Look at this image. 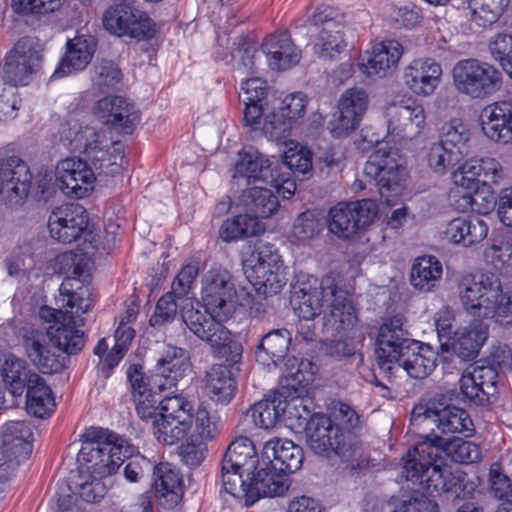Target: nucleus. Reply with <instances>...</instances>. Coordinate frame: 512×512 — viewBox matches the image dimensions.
<instances>
[{
	"mask_svg": "<svg viewBox=\"0 0 512 512\" xmlns=\"http://www.w3.org/2000/svg\"><path fill=\"white\" fill-rule=\"evenodd\" d=\"M442 455L455 463L470 464L481 459V449L461 437L444 439L437 433L424 434L402 457L403 476L419 483L431 496L449 492L455 481L444 466Z\"/></svg>",
	"mask_w": 512,
	"mask_h": 512,
	"instance_id": "nucleus-1",
	"label": "nucleus"
},
{
	"mask_svg": "<svg viewBox=\"0 0 512 512\" xmlns=\"http://www.w3.org/2000/svg\"><path fill=\"white\" fill-rule=\"evenodd\" d=\"M296 312L304 320L310 321L319 316L323 308L324 328L332 336H341L351 330L356 321L354 307L345 290L337 285L333 276L321 279L303 276L294 286Z\"/></svg>",
	"mask_w": 512,
	"mask_h": 512,
	"instance_id": "nucleus-2",
	"label": "nucleus"
},
{
	"mask_svg": "<svg viewBox=\"0 0 512 512\" xmlns=\"http://www.w3.org/2000/svg\"><path fill=\"white\" fill-rule=\"evenodd\" d=\"M463 309L472 317L493 319L501 325L512 324V291H505L499 276L482 273L466 275L458 283Z\"/></svg>",
	"mask_w": 512,
	"mask_h": 512,
	"instance_id": "nucleus-3",
	"label": "nucleus"
},
{
	"mask_svg": "<svg viewBox=\"0 0 512 512\" xmlns=\"http://www.w3.org/2000/svg\"><path fill=\"white\" fill-rule=\"evenodd\" d=\"M107 134L105 129L98 130L75 120L67 121L60 130L61 141L69 149L82 152L99 177L115 176L122 170L123 145L111 141Z\"/></svg>",
	"mask_w": 512,
	"mask_h": 512,
	"instance_id": "nucleus-4",
	"label": "nucleus"
},
{
	"mask_svg": "<svg viewBox=\"0 0 512 512\" xmlns=\"http://www.w3.org/2000/svg\"><path fill=\"white\" fill-rule=\"evenodd\" d=\"M187 328L200 340L211 347L216 357L229 364H236L242 358V345L232 339L230 331L222 324L226 319L212 313L197 301H189L181 311Z\"/></svg>",
	"mask_w": 512,
	"mask_h": 512,
	"instance_id": "nucleus-5",
	"label": "nucleus"
},
{
	"mask_svg": "<svg viewBox=\"0 0 512 512\" xmlns=\"http://www.w3.org/2000/svg\"><path fill=\"white\" fill-rule=\"evenodd\" d=\"M302 418L307 420L306 443L315 454L326 457L335 454L351 465L361 459L363 448L355 434L343 432L330 417L324 414H314L310 417L305 415Z\"/></svg>",
	"mask_w": 512,
	"mask_h": 512,
	"instance_id": "nucleus-6",
	"label": "nucleus"
},
{
	"mask_svg": "<svg viewBox=\"0 0 512 512\" xmlns=\"http://www.w3.org/2000/svg\"><path fill=\"white\" fill-rule=\"evenodd\" d=\"M190 371L189 356L185 349L168 345L158 358L150 376H145L140 365L133 364L127 369L132 397L144 391H170Z\"/></svg>",
	"mask_w": 512,
	"mask_h": 512,
	"instance_id": "nucleus-7",
	"label": "nucleus"
},
{
	"mask_svg": "<svg viewBox=\"0 0 512 512\" xmlns=\"http://www.w3.org/2000/svg\"><path fill=\"white\" fill-rule=\"evenodd\" d=\"M245 274L258 297H272L287 283L285 267L278 250L270 243H260L245 261Z\"/></svg>",
	"mask_w": 512,
	"mask_h": 512,
	"instance_id": "nucleus-8",
	"label": "nucleus"
},
{
	"mask_svg": "<svg viewBox=\"0 0 512 512\" xmlns=\"http://www.w3.org/2000/svg\"><path fill=\"white\" fill-rule=\"evenodd\" d=\"M411 425L419 432V440L424 434H462L470 437L474 424L466 410L454 405L434 409L427 405L414 406L411 412Z\"/></svg>",
	"mask_w": 512,
	"mask_h": 512,
	"instance_id": "nucleus-9",
	"label": "nucleus"
},
{
	"mask_svg": "<svg viewBox=\"0 0 512 512\" xmlns=\"http://www.w3.org/2000/svg\"><path fill=\"white\" fill-rule=\"evenodd\" d=\"M452 78L455 89L472 99L489 97L502 85V73L492 64L475 58L458 61Z\"/></svg>",
	"mask_w": 512,
	"mask_h": 512,
	"instance_id": "nucleus-10",
	"label": "nucleus"
},
{
	"mask_svg": "<svg viewBox=\"0 0 512 512\" xmlns=\"http://www.w3.org/2000/svg\"><path fill=\"white\" fill-rule=\"evenodd\" d=\"M364 173L375 180L382 202L388 206L397 203L406 175L404 160L397 151L383 148L374 151L365 164Z\"/></svg>",
	"mask_w": 512,
	"mask_h": 512,
	"instance_id": "nucleus-11",
	"label": "nucleus"
},
{
	"mask_svg": "<svg viewBox=\"0 0 512 512\" xmlns=\"http://www.w3.org/2000/svg\"><path fill=\"white\" fill-rule=\"evenodd\" d=\"M39 316L49 323L46 332L54 349L69 355L77 354L83 349L84 333L78 329L84 324L83 319H77L67 311L48 306L40 309Z\"/></svg>",
	"mask_w": 512,
	"mask_h": 512,
	"instance_id": "nucleus-12",
	"label": "nucleus"
},
{
	"mask_svg": "<svg viewBox=\"0 0 512 512\" xmlns=\"http://www.w3.org/2000/svg\"><path fill=\"white\" fill-rule=\"evenodd\" d=\"M314 26L321 27L315 42L314 52L324 60L334 59L346 47L344 39V15L330 6L318 7L310 19Z\"/></svg>",
	"mask_w": 512,
	"mask_h": 512,
	"instance_id": "nucleus-13",
	"label": "nucleus"
},
{
	"mask_svg": "<svg viewBox=\"0 0 512 512\" xmlns=\"http://www.w3.org/2000/svg\"><path fill=\"white\" fill-rule=\"evenodd\" d=\"M376 215L377 205L371 199L340 202L329 211L328 228L339 237L349 238L368 226Z\"/></svg>",
	"mask_w": 512,
	"mask_h": 512,
	"instance_id": "nucleus-14",
	"label": "nucleus"
},
{
	"mask_svg": "<svg viewBox=\"0 0 512 512\" xmlns=\"http://www.w3.org/2000/svg\"><path fill=\"white\" fill-rule=\"evenodd\" d=\"M103 26L118 37L127 36L137 40H147L155 34V25L146 14L123 3L113 5L105 11Z\"/></svg>",
	"mask_w": 512,
	"mask_h": 512,
	"instance_id": "nucleus-15",
	"label": "nucleus"
},
{
	"mask_svg": "<svg viewBox=\"0 0 512 512\" xmlns=\"http://www.w3.org/2000/svg\"><path fill=\"white\" fill-rule=\"evenodd\" d=\"M403 316L387 319L379 328L375 354L379 368L388 374L393 373L395 363L405 353L413 341L403 329Z\"/></svg>",
	"mask_w": 512,
	"mask_h": 512,
	"instance_id": "nucleus-16",
	"label": "nucleus"
},
{
	"mask_svg": "<svg viewBox=\"0 0 512 512\" xmlns=\"http://www.w3.org/2000/svg\"><path fill=\"white\" fill-rule=\"evenodd\" d=\"M202 301L212 315L228 319L235 308L236 289L226 270L212 269L203 279Z\"/></svg>",
	"mask_w": 512,
	"mask_h": 512,
	"instance_id": "nucleus-17",
	"label": "nucleus"
},
{
	"mask_svg": "<svg viewBox=\"0 0 512 512\" xmlns=\"http://www.w3.org/2000/svg\"><path fill=\"white\" fill-rule=\"evenodd\" d=\"M79 256L74 253H65L60 256V263L63 265L73 264L74 276L64 279L59 288L58 301L65 308L69 315L77 319H82L81 315L86 313L92 306V288L89 284H84L79 278L81 268L76 263Z\"/></svg>",
	"mask_w": 512,
	"mask_h": 512,
	"instance_id": "nucleus-18",
	"label": "nucleus"
},
{
	"mask_svg": "<svg viewBox=\"0 0 512 512\" xmlns=\"http://www.w3.org/2000/svg\"><path fill=\"white\" fill-rule=\"evenodd\" d=\"M385 116L388 133L400 139H412L419 135L426 120L423 105L413 98L389 104Z\"/></svg>",
	"mask_w": 512,
	"mask_h": 512,
	"instance_id": "nucleus-19",
	"label": "nucleus"
},
{
	"mask_svg": "<svg viewBox=\"0 0 512 512\" xmlns=\"http://www.w3.org/2000/svg\"><path fill=\"white\" fill-rule=\"evenodd\" d=\"M369 96L362 88L345 90L338 101V112L329 122V130L334 137H344L354 131L366 113Z\"/></svg>",
	"mask_w": 512,
	"mask_h": 512,
	"instance_id": "nucleus-20",
	"label": "nucleus"
},
{
	"mask_svg": "<svg viewBox=\"0 0 512 512\" xmlns=\"http://www.w3.org/2000/svg\"><path fill=\"white\" fill-rule=\"evenodd\" d=\"M89 217L79 204L56 207L48 218L50 235L58 242L67 244L79 239L87 229Z\"/></svg>",
	"mask_w": 512,
	"mask_h": 512,
	"instance_id": "nucleus-21",
	"label": "nucleus"
},
{
	"mask_svg": "<svg viewBox=\"0 0 512 512\" xmlns=\"http://www.w3.org/2000/svg\"><path fill=\"white\" fill-rule=\"evenodd\" d=\"M57 181L64 194L84 198L94 189L95 171L80 158H66L57 165Z\"/></svg>",
	"mask_w": 512,
	"mask_h": 512,
	"instance_id": "nucleus-22",
	"label": "nucleus"
},
{
	"mask_svg": "<svg viewBox=\"0 0 512 512\" xmlns=\"http://www.w3.org/2000/svg\"><path fill=\"white\" fill-rule=\"evenodd\" d=\"M94 115L105 125L129 134L139 122L140 115L133 103L121 96H106L95 104Z\"/></svg>",
	"mask_w": 512,
	"mask_h": 512,
	"instance_id": "nucleus-23",
	"label": "nucleus"
},
{
	"mask_svg": "<svg viewBox=\"0 0 512 512\" xmlns=\"http://www.w3.org/2000/svg\"><path fill=\"white\" fill-rule=\"evenodd\" d=\"M299 408L306 413V416L309 415V411L306 409V406L302 405L301 400L287 402L282 394L274 393L255 403L251 407L250 412L256 426L269 429L274 427L286 413L289 417L302 418L303 415L299 412Z\"/></svg>",
	"mask_w": 512,
	"mask_h": 512,
	"instance_id": "nucleus-24",
	"label": "nucleus"
},
{
	"mask_svg": "<svg viewBox=\"0 0 512 512\" xmlns=\"http://www.w3.org/2000/svg\"><path fill=\"white\" fill-rule=\"evenodd\" d=\"M22 342L27 357L42 373H57L64 367L60 354L49 346L47 332L27 329L23 333Z\"/></svg>",
	"mask_w": 512,
	"mask_h": 512,
	"instance_id": "nucleus-25",
	"label": "nucleus"
},
{
	"mask_svg": "<svg viewBox=\"0 0 512 512\" xmlns=\"http://www.w3.org/2000/svg\"><path fill=\"white\" fill-rule=\"evenodd\" d=\"M441 65L432 58H418L403 70V82L415 95L430 96L440 83Z\"/></svg>",
	"mask_w": 512,
	"mask_h": 512,
	"instance_id": "nucleus-26",
	"label": "nucleus"
},
{
	"mask_svg": "<svg viewBox=\"0 0 512 512\" xmlns=\"http://www.w3.org/2000/svg\"><path fill=\"white\" fill-rule=\"evenodd\" d=\"M302 462V448L291 440L272 438L263 446L261 464L271 466L286 475L299 470Z\"/></svg>",
	"mask_w": 512,
	"mask_h": 512,
	"instance_id": "nucleus-27",
	"label": "nucleus"
},
{
	"mask_svg": "<svg viewBox=\"0 0 512 512\" xmlns=\"http://www.w3.org/2000/svg\"><path fill=\"white\" fill-rule=\"evenodd\" d=\"M33 432L25 421H8L1 431V453L13 465L26 460L32 452Z\"/></svg>",
	"mask_w": 512,
	"mask_h": 512,
	"instance_id": "nucleus-28",
	"label": "nucleus"
},
{
	"mask_svg": "<svg viewBox=\"0 0 512 512\" xmlns=\"http://www.w3.org/2000/svg\"><path fill=\"white\" fill-rule=\"evenodd\" d=\"M488 337V326L482 322L456 330L452 337L441 342L442 352L452 353L463 361H471L478 356L481 346Z\"/></svg>",
	"mask_w": 512,
	"mask_h": 512,
	"instance_id": "nucleus-29",
	"label": "nucleus"
},
{
	"mask_svg": "<svg viewBox=\"0 0 512 512\" xmlns=\"http://www.w3.org/2000/svg\"><path fill=\"white\" fill-rule=\"evenodd\" d=\"M483 133L492 141H512V104L507 101L487 105L480 114Z\"/></svg>",
	"mask_w": 512,
	"mask_h": 512,
	"instance_id": "nucleus-30",
	"label": "nucleus"
},
{
	"mask_svg": "<svg viewBox=\"0 0 512 512\" xmlns=\"http://www.w3.org/2000/svg\"><path fill=\"white\" fill-rule=\"evenodd\" d=\"M289 476L271 466L262 465L260 469L250 478L249 498L247 506L253 505L262 497H278L285 494L289 489Z\"/></svg>",
	"mask_w": 512,
	"mask_h": 512,
	"instance_id": "nucleus-31",
	"label": "nucleus"
},
{
	"mask_svg": "<svg viewBox=\"0 0 512 512\" xmlns=\"http://www.w3.org/2000/svg\"><path fill=\"white\" fill-rule=\"evenodd\" d=\"M32 174L27 164L17 157H0V193L6 191L15 197H27Z\"/></svg>",
	"mask_w": 512,
	"mask_h": 512,
	"instance_id": "nucleus-32",
	"label": "nucleus"
},
{
	"mask_svg": "<svg viewBox=\"0 0 512 512\" xmlns=\"http://www.w3.org/2000/svg\"><path fill=\"white\" fill-rule=\"evenodd\" d=\"M437 355L428 344H421L413 340L410 347L399 357L395 363L394 371L403 369L414 379H424L436 367Z\"/></svg>",
	"mask_w": 512,
	"mask_h": 512,
	"instance_id": "nucleus-33",
	"label": "nucleus"
},
{
	"mask_svg": "<svg viewBox=\"0 0 512 512\" xmlns=\"http://www.w3.org/2000/svg\"><path fill=\"white\" fill-rule=\"evenodd\" d=\"M82 437L84 443L77 460L81 463L83 471L90 475L99 476V471L105 467L101 464L103 441H115L117 434L104 428L91 427L85 430Z\"/></svg>",
	"mask_w": 512,
	"mask_h": 512,
	"instance_id": "nucleus-34",
	"label": "nucleus"
},
{
	"mask_svg": "<svg viewBox=\"0 0 512 512\" xmlns=\"http://www.w3.org/2000/svg\"><path fill=\"white\" fill-rule=\"evenodd\" d=\"M262 52L272 70L281 71L296 65L301 59V51L285 34L270 35L262 43Z\"/></svg>",
	"mask_w": 512,
	"mask_h": 512,
	"instance_id": "nucleus-35",
	"label": "nucleus"
},
{
	"mask_svg": "<svg viewBox=\"0 0 512 512\" xmlns=\"http://www.w3.org/2000/svg\"><path fill=\"white\" fill-rule=\"evenodd\" d=\"M96 41L91 36H77L67 43V51L53 76L64 77L83 70L91 61Z\"/></svg>",
	"mask_w": 512,
	"mask_h": 512,
	"instance_id": "nucleus-36",
	"label": "nucleus"
},
{
	"mask_svg": "<svg viewBox=\"0 0 512 512\" xmlns=\"http://www.w3.org/2000/svg\"><path fill=\"white\" fill-rule=\"evenodd\" d=\"M233 178L237 181H245L246 184L276 182L272 175L270 160L254 150L239 153Z\"/></svg>",
	"mask_w": 512,
	"mask_h": 512,
	"instance_id": "nucleus-37",
	"label": "nucleus"
},
{
	"mask_svg": "<svg viewBox=\"0 0 512 512\" xmlns=\"http://www.w3.org/2000/svg\"><path fill=\"white\" fill-rule=\"evenodd\" d=\"M402 54V45L397 40L382 41L373 47L366 62L360 64L361 70L368 76H384L396 67Z\"/></svg>",
	"mask_w": 512,
	"mask_h": 512,
	"instance_id": "nucleus-38",
	"label": "nucleus"
},
{
	"mask_svg": "<svg viewBox=\"0 0 512 512\" xmlns=\"http://www.w3.org/2000/svg\"><path fill=\"white\" fill-rule=\"evenodd\" d=\"M3 381L10 393L17 397L33 383L40 381V375L27 366L25 360L9 355L1 367Z\"/></svg>",
	"mask_w": 512,
	"mask_h": 512,
	"instance_id": "nucleus-39",
	"label": "nucleus"
},
{
	"mask_svg": "<svg viewBox=\"0 0 512 512\" xmlns=\"http://www.w3.org/2000/svg\"><path fill=\"white\" fill-rule=\"evenodd\" d=\"M153 485L159 499L176 505L182 496V478L179 470L170 463H159L154 467Z\"/></svg>",
	"mask_w": 512,
	"mask_h": 512,
	"instance_id": "nucleus-40",
	"label": "nucleus"
},
{
	"mask_svg": "<svg viewBox=\"0 0 512 512\" xmlns=\"http://www.w3.org/2000/svg\"><path fill=\"white\" fill-rule=\"evenodd\" d=\"M205 389L212 401L229 403L236 390V382L229 366H212L206 374Z\"/></svg>",
	"mask_w": 512,
	"mask_h": 512,
	"instance_id": "nucleus-41",
	"label": "nucleus"
},
{
	"mask_svg": "<svg viewBox=\"0 0 512 512\" xmlns=\"http://www.w3.org/2000/svg\"><path fill=\"white\" fill-rule=\"evenodd\" d=\"M401 479L411 482L414 486L411 493L401 492L398 496L392 497L389 502L390 512H438V506L432 502L425 493L431 495L419 483L407 479L400 472Z\"/></svg>",
	"mask_w": 512,
	"mask_h": 512,
	"instance_id": "nucleus-42",
	"label": "nucleus"
},
{
	"mask_svg": "<svg viewBox=\"0 0 512 512\" xmlns=\"http://www.w3.org/2000/svg\"><path fill=\"white\" fill-rule=\"evenodd\" d=\"M442 272V264L437 257H418L412 265L410 281L415 289L430 292L439 284Z\"/></svg>",
	"mask_w": 512,
	"mask_h": 512,
	"instance_id": "nucleus-43",
	"label": "nucleus"
},
{
	"mask_svg": "<svg viewBox=\"0 0 512 512\" xmlns=\"http://www.w3.org/2000/svg\"><path fill=\"white\" fill-rule=\"evenodd\" d=\"M290 343L291 333L287 329L271 330L262 336L257 345V358L263 363L270 360L276 365L286 357Z\"/></svg>",
	"mask_w": 512,
	"mask_h": 512,
	"instance_id": "nucleus-44",
	"label": "nucleus"
},
{
	"mask_svg": "<svg viewBox=\"0 0 512 512\" xmlns=\"http://www.w3.org/2000/svg\"><path fill=\"white\" fill-rule=\"evenodd\" d=\"M228 467H238L249 477L258 463V456L253 442L247 437H237L230 443L223 460Z\"/></svg>",
	"mask_w": 512,
	"mask_h": 512,
	"instance_id": "nucleus-45",
	"label": "nucleus"
},
{
	"mask_svg": "<svg viewBox=\"0 0 512 512\" xmlns=\"http://www.w3.org/2000/svg\"><path fill=\"white\" fill-rule=\"evenodd\" d=\"M242 203L246 210L259 218H268L278 209V197L271 189L253 186L242 194Z\"/></svg>",
	"mask_w": 512,
	"mask_h": 512,
	"instance_id": "nucleus-46",
	"label": "nucleus"
},
{
	"mask_svg": "<svg viewBox=\"0 0 512 512\" xmlns=\"http://www.w3.org/2000/svg\"><path fill=\"white\" fill-rule=\"evenodd\" d=\"M26 409L29 414L38 418L48 417L54 412L55 400L52 390L42 377L26 390Z\"/></svg>",
	"mask_w": 512,
	"mask_h": 512,
	"instance_id": "nucleus-47",
	"label": "nucleus"
},
{
	"mask_svg": "<svg viewBox=\"0 0 512 512\" xmlns=\"http://www.w3.org/2000/svg\"><path fill=\"white\" fill-rule=\"evenodd\" d=\"M193 427V418H159L154 420L153 434L159 443L174 445L182 441Z\"/></svg>",
	"mask_w": 512,
	"mask_h": 512,
	"instance_id": "nucleus-48",
	"label": "nucleus"
},
{
	"mask_svg": "<svg viewBox=\"0 0 512 512\" xmlns=\"http://www.w3.org/2000/svg\"><path fill=\"white\" fill-rule=\"evenodd\" d=\"M510 0H471V20L480 27L496 23L506 11Z\"/></svg>",
	"mask_w": 512,
	"mask_h": 512,
	"instance_id": "nucleus-49",
	"label": "nucleus"
},
{
	"mask_svg": "<svg viewBox=\"0 0 512 512\" xmlns=\"http://www.w3.org/2000/svg\"><path fill=\"white\" fill-rule=\"evenodd\" d=\"M469 138V129L460 120L455 119L444 125L439 142L452 152H458L463 159L469 154Z\"/></svg>",
	"mask_w": 512,
	"mask_h": 512,
	"instance_id": "nucleus-50",
	"label": "nucleus"
},
{
	"mask_svg": "<svg viewBox=\"0 0 512 512\" xmlns=\"http://www.w3.org/2000/svg\"><path fill=\"white\" fill-rule=\"evenodd\" d=\"M498 206V200L495 197L491 186H482L477 188L473 193H463L461 202L457 207L463 211L471 209L479 214L486 215Z\"/></svg>",
	"mask_w": 512,
	"mask_h": 512,
	"instance_id": "nucleus-51",
	"label": "nucleus"
},
{
	"mask_svg": "<svg viewBox=\"0 0 512 512\" xmlns=\"http://www.w3.org/2000/svg\"><path fill=\"white\" fill-rule=\"evenodd\" d=\"M42 51V46L36 38L24 37L16 43L8 57L38 71L42 62Z\"/></svg>",
	"mask_w": 512,
	"mask_h": 512,
	"instance_id": "nucleus-52",
	"label": "nucleus"
},
{
	"mask_svg": "<svg viewBox=\"0 0 512 512\" xmlns=\"http://www.w3.org/2000/svg\"><path fill=\"white\" fill-rule=\"evenodd\" d=\"M124 439L117 435L115 441H103L101 464L105 465L104 469L99 471V477H105L114 473L124 462V458L128 455V447L124 448Z\"/></svg>",
	"mask_w": 512,
	"mask_h": 512,
	"instance_id": "nucleus-53",
	"label": "nucleus"
},
{
	"mask_svg": "<svg viewBox=\"0 0 512 512\" xmlns=\"http://www.w3.org/2000/svg\"><path fill=\"white\" fill-rule=\"evenodd\" d=\"M246 472L238 467H228L227 463L222 461L221 480L224 490L236 498H244L247 505V498H249L250 481L246 482L243 479ZM250 476L247 479L250 480Z\"/></svg>",
	"mask_w": 512,
	"mask_h": 512,
	"instance_id": "nucleus-54",
	"label": "nucleus"
},
{
	"mask_svg": "<svg viewBox=\"0 0 512 512\" xmlns=\"http://www.w3.org/2000/svg\"><path fill=\"white\" fill-rule=\"evenodd\" d=\"M489 52L503 70L512 78V34L499 32L489 40Z\"/></svg>",
	"mask_w": 512,
	"mask_h": 512,
	"instance_id": "nucleus-55",
	"label": "nucleus"
},
{
	"mask_svg": "<svg viewBox=\"0 0 512 512\" xmlns=\"http://www.w3.org/2000/svg\"><path fill=\"white\" fill-rule=\"evenodd\" d=\"M193 419L194 432L201 440H211L219 434L221 421L216 412H210L200 405L193 415Z\"/></svg>",
	"mask_w": 512,
	"mask_h": 512,
	"instance_id": "nucleus-56",
	"label": "nucleus"
},
{
	"mask_svg": "<svg viewBox=\"0 0 512 512\" xmlns=\"http://www.w3.org/2000/svg\"><path fill=\"white\" fill-rule=\"evenodd\" d=\"M452 181L456 187L451 191V197H459V203L463 193L474 192L480 184V179L475 170H473L470 160L466 161L452 173Z\"/></svg>",
	"mask_w": 512,
	"mask_h": 512,
	"instance_id": "nucleus-57",
	"label": "nucleus"
},
{
	"mask_svg": "<svg viewBox=\"0 0 512 512\" xmlns=\"http://www.w3.org/2000/svg\"><path fill=\"white\" fill-rule=\"evenodd\" d=\"M80 481L74 484L73 491L87 503L99 502L106 494L107 489L102 477L97 475H80Z\"/></svg>",
	"mask_w": 512,
	"mask_h": 512,
	"instance_id": "nucleus-58",
	"label": "nucleus"
},
{
	"mask_svg": "<svg viewBox=\"0 0 512 512\" xmlns=\"http://www.w3.org/2000/svg\"><path fill=\"white\" fill-rule=\"evenodd\" d=\"M121 80V71L112 61H102L94 67L92 83L99 92L113 89Z\"/></svg>",
	"mask_w": 512,
	"mask_h": 512,
	"instance_id": "nucleus-59",
	"label": "nucleus"
},
{
	"mask_svg": "<svg viewBox=\"0 0 512 512\" xmlns=\"http://www.w3.org/2000/svg\"><path fill=\"white\" fill-rule=\"evenodd\" d=\"M290 145L284 152L283 163L294 173L305 175L310 172L312 169V154L310 150L292 141Z\"/></svg>",
	"mask_w": 512,
	"mask_h": 512,
	"instance_id": "nucleus-60",
	"label": "nucleus"
},
{
	"mask_svg": "<svg viewBox=\"0 0 512 512\" xmlns=\"http://www.w3.org/2000/svg\"><path fill=\"white\" fill-rule=\"evenodd\" d=\"M473 170H475L482 186L497 185L503 178L501 164L494 158L486 157L481 159H470Z\"/></svg>",
	"mask_w": 512,
	"mask_h": 512,
	"instance_id": "nucleus-61",
	"label": "nucleus"
},
{
	"mask_svg": "<svg viewBox=\"0 0 512 512\" xmlns=\"http://www.w3.org/2000/svg\"><path fill=\"white\" fill-rule=\"evenodd\" d=\"M462 159L458 152H452L440 142L434 143L429 150L428 163L436 173H444L448 168L455 166Z\"/></svg>",
	"mask_w": 512,
	"mask_h": 512,
	"instance_id": "nucleus-62",
	"label": "nucleus"
},
{
	"mask_svg": "<svg viewBox=\"0 0 512 512\" xmlns=\"http://www.w3.org/2000/svg\"><path fill=\"white\" fill-rule=\"evenodd\" d=\"M193 405L182 394L166 396L160 402L159 418H193Z\"/></svg>",
	"mask_w": 512,
	"mask_h": 512,
	"instance_id": "nucleus-63",
	"label": "nucleus"
},
{
	"mask_svg": "<svg viewBox=\"0 0 512 512\" xmlns=\"http://www.w3.org/2000/svg\"><path fill=\"white\" fill-rule=\"evenodd\" d=\"M154 390L137 393L133 396L135 411L142 421L151 422L154 427V420L160 417V402L154 395Z\"/></svg>",
	"mask_w": 512,
	"mask_h": 512,
	"instance_id": "nucleus-64",
	"label": "nucleus"
}]
</instances>
